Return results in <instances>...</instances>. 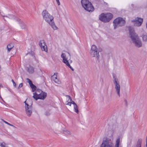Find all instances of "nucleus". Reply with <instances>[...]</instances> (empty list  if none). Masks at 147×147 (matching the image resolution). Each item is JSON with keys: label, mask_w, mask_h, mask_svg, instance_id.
Instances as JSON below:
<instances>
[{"label": "nucleus", "mask_w": 147, "mask_h": 147, "mask_svg": "<svg viewBox=\"0 0 147 147\" xmlns=\"http://www.w3.org/2000/svg\"><path fill=\"white\" fill-rule=\"evenodd\" d=\"M22 86H23V84H22V83H20L19 85V86L18 87V88H21L22 87Z\"/></svg>", "instance_id": "7c9ffc66"}, {"label": "nucleus", "mask_w": 147, "mask_h": 147, "mask_svg": "<svg viewBox=\"0 0 147 147\" xmlns=\"http://www.w3.org/2000/svg\"><path fill=\"white\" fill-rule=\"evenodd\" d=\"M131 22L133 23L135 26H139L142 24L143 19L140 18H137L135 19L132 20Z\"/></svg>", "instance_id": "1a4fd4ad"}, {"label": "nucleus", "mask_w": 147, "mask_h": 147, "mask_svg": "<svg viewBox=\"0 0 147 147\" xmlns=\"http://www.w3.org/2000/svg\"><path fill=\"white\" fill-rule=\"evenodd\" d=\"M67 96L68 97V101L69 100H70V101H71V104H73V105H77L74 101H72V100L71 99V97H70V96H69L68 95V96Z\"/></svg>", "instance_id": "412c9836"}, {"label": "nucleus", "mask_w": 147, "mask_h": 147, "mask_svg": "<svg viewBox=\"0 0 147 147\" xmlns=\"http://www.w3.org/2000/svg\"><path fill=\"white\" fill-rule=\"evenodd\" d=\"M142 141V140L141 139H139L138 140L136 146V147H141Z\"/></svg>", "instance_id": "f3484780"}, {"label": "nucleus", "mask_w": 147, "mask_h": 147, "mask_svg": "<svg viewBox=\"0 0 147 147\" xmlns=\"http://www.w3.org/2000/svg\"><path fill=\"white\" fill-rule=\"evenodd\" d=\"M16 20L18 22L21 28L22 29H26L27 27L26 24L20 19L17 18L16 19Z\"/></svg>", "instance_id": "9d476101"}, {"label": "nucleus", "mask_w": 147, "mask_h": 147, "mask_svg": "<svg viewBox=\"0 0 147 147\" xmlns=\"http://www.w3.org/2000/svg\"><path fill=\"white\" fill-rule=\"evenodd\" d=\"M11 81H12V83H13V86L14 87H16V84L15 83V82H14V81L13 80H11Z\"/></svg>", "instance_id": "c756f323"}, {"label": "nucleus", "mask_w": 147, "mask_h": 147, "mask_svg": "<svg viewBox=\"0 0 147 147\" xmlns=\"http://www.w3.org/2000/svg\"><path fill=\"white\" fill-rule=\"evenodd\" d=\"M67 66L69 67L72 71H74V69L70 66L69 63H68L67 65Z\"/></svg>", "instance_id": "cd10ccee"}, {"label": "nucleus", "mask_w": 147, "mask_h": 147, "mask_svg": "<svg viewBox=\"0 0 147 147\" xmlns=\"http://www.w3.org/2000/svg\"><path fill=\"white\" fill-rule=\"evenodd\" d=\"M64 133L66 135H68L70 134V132L69 131L67 130L64 131Z\"/></svg>", "instance_id": "bb28decb"}, {"label": "nucleus", "mask_w": 147, "mask_h": 147, "mask_svg": "<svg viewBox=\"0 0 147 147\" xmlns=\"http://www.w3.org/2000/svg\"><path fill=\"white\" fill-rule=\"evenodd\" d=\"M86 7H87L86 8L85 7L84 8L85 10L88 12H92L94 10V8L90 2L88 4V5H87Z\"/></svg>", "instance_id": "9b49d317"}, {"label": "nucleus", "mask_w": 147, "mask_h": 147, "mask_svg": "<svg viewBox=\"0 0 147 147\" xmlns=\"http://www.w3.org/2000/svg\"><path fill=\"white\" fill-rule=\"evenodd\" d=\"M124 101L126 103V105H127V102L126 100H125Z\"/></svg>", "instance_id": "f704fd0d"}, {"label": "nucleus", "mask_w": 147, "mask_h": 147, "mask_svg": "<svg viewBox=\"0 0 147 147\" xmlns=\"http://www.w3.org/2000/svg\"><path fill=\"white\" fill-rule=\"evenodd\" d=\"M4 18V20H5V18Z\"/></svg>", "instance_id": "58836bf2"}, {"label": "nucleus", "mask_w": 147, "mask_h": 147, "mask_svg": "<svg viewBox=\"0 0 147 147\" xmlns=\"http://www.w3.org/2000/svg\"><path fill=\"white\" fill-rule=\"evenodd\" d=\"M117 79L115 78L113 81V83L115 85V88L116 89V91L119 97H120V86L119 84V83L117 82Z\"/></svg>", "instance_id": "6e6552de"}, {"label": "nucleus", "mask_w": 147, "mask_h": 147, "mask_svg": "<svg viewBox=\"0 0 147 147\" xmlns=\"http://www.w3.org/2000/svg\"><path fill=\"white\" fill-rule=\"evenodd\" d=\"M3 121L5 123L7 124V125H8L10 126H13V125L8 123V122H6V121H4V120H3Z\"/></svg>", "instance_id": "c85d7f7f"}, {"label": "nucleus", "mask_w": 147, "mask_h": 147, "mask_svg": "<svg viewBox=\"0 0 147 147\" xmlns=\"http://www.w3.org/2000/svg\"><path fill=\"white\" fill-rule=\"evenodd\" d=\"M125 23V20L121 18H116L113 22L114 29H115L118 27L124 26Z\"/></svg>", "instance_id": "423d86ee"}, {"label": "nucleus", "mask_w": 147, "mask_h": 147, "mask_svg": "<svg viewBox=\"0 0 147 147\" xmlns=\"http://www.w3.org/2000/svg\"><path fill=\"white\" fill-rule=\"evenodd\" d=\"M116 144L114 146L113 142L110 140L106 139L103 140L101 144L100 147H119L120 144V138H118L116 140Z\"/></svg>", "instance_id": "7ed1b4c3"}, {"label": "nucleus", "mask_w": 147, "mask_h": 147, "mask_svg": "<svg viewBox=\"0 0 147 147\" xmlns=\"http://www.w3.org/2000/svg\"><path fill=\"white\" fill-rule=\"evenodd\" d=\"M25 104V108L26 113L28 117H30L32 113V107L31 105H29L26 102V101L24 102Z\"/></svg>", "instance_id": "0eeeda50"}, {"label": "nucleus", "mask_w": 147, "mask_h": 147, "mask_svg": "<svg viewBox=\"0 0 147 147\" xmlns=\"http://www.w3.org/2000/svg\"><path fill=\"white\" fill-rule=\"evenodd\" d=\"M90 2L88 0H82L81 1V4L83 8L85 7V8H87L86 7L88 4Z\"/></svg>", "instance_id": "2eb2a0df"}, {"label": "nucleus", "mask_w": 147, "mask_h": 147, "mask_svg": "<svg viewBox=\"0 0 147 147\" xmlns=\"http://www.w3.org/2000/svg\"><path fill=\"white\" fill-rule=\"evenodd\" d=\"M113 15L111 13H101L99 16L100 20L104 22H108L112 18Z\"/></svg>", "instance_id": "39448f33"}, {"label": "nucleus", "mask_w": 147, "mask_h": 147, "mask_svg": "<svg viewBox=\"0 0 147 147\" xmlns=\"http://www.w3.org/2000/svg\"><path fill=\"white\" fill-rule=\"evenodd\" d=\"M56 1L58 5H60V2L59 0H56Z\"/></svg>", "instance_id": "473e14b6"}, {"label": "nucleus", "mask_w": 147, "mask_h": 147, "mask_svg": "<svg viewBox=\"0 0 147 147\" xmlns=\"http://www.w3.org/2000/svg\"><path fill=\"white\" fill-rule=\"evenodd\" d=\"M47 95L46 93L42 92L40 94H38L39 99L43 100L46 98Z\"/></svg>", "instance_id": "ddd939ff"}, {"label": "nucleus", "mask_w": 147, "mask_h": 147, "mask_svg": "<svg viewBox=\"0 0 147 147\" xmlns=\"http://www.w3.org/2000/svg\"><path fill=\"white\" fill-rule=\"evenodd\" d=\"M3 16L4 17H5L6 18H8L7 16Z\"/></svg>", "instance_id": "c9c22d12"}, {"label": "nucleus", "mask_w": 147, "mask_h": 147, "mask_svg": "<svg viewBox=\"0 0 147 147\" xmlns=\"http://www.w3.org/2000/svg\"><path fill=\"white\" fill-rule=\"evenodd\" d=\"M143 40L144 41H147V34H144L142 35Z\"/></svg>", "instance_id": "4be33fe9"}, {"label": "nucleus", "mask_w": 147, "mask_h": 147, "mask_svg": "<svg viewBox=\"0 0 147 147\" xmlns=\"http://www.w3.org/2000/svg\"><path fill=\"white\" fill-rule=\"evenodd\" d=\"M33 97L36 100H37L39 99L38 94H37L36 92H34L33 93Z\"/></svg>", "instance_id": "6ab92c4d"}, {"label": "nucleus", "mask_w": 147, "mask_h": 147, "mask_svg": "<svg viewBox=\"0 0 147 147\" xmlns=\"http://www.w3.org/2000/svg\"><path fill=\"white\" fill-rule=\"evenodd\" d=\"M28 71L30 73L32 74L34 72V68L30 66L28 68Z\"/></svg>", "instance_id": "a211bd4d"}, {"label": "nucleus", "mask_w": 147, "mask_h": 147, "mask_svg": "<svg viewBox=\"0 0 147 147\" xmlns=\"http://www.w3.org/2000/svg\"><path fill=\"white\" fill-rule=\"evenodd\" d=\"M54 81H55V82L56 83H57L58 84H59L61 83V81L57 79H57H56Z\"/></svg>", "instance_id": "a878e982"}, {"label": "nucleus", "mask_w": 147, "mask_h": 147, "mask_svg": "<svg viewBox=\"0 0 147 147\" xmlns=\"http://www.w3.org/2000/svg\"><path fill=\"white\" fill-rule=\"evenodd\" d=\"M71 102H69L67 103L66 104L67 105H69L70 106H71Z\"/></svg>", "instance_id": "72a5a7b5"}, {"label": "nucleus", "mask_w": 147, "mask_h": 147, "mask_svg": "<svg viewBox=\"0 0 147 147\" xmlns=\"http://www.w3.org/2000/svg\"><path fill=\"white\" fill-rule=\"evenodd\" d=\"M45 115L46 116H48L50 115V113L48 112H46L45 113Z\"/></svg>", "instance_id": "2f4dec72"}, {"label": "nucleus", "mask_w": 147, "mask_h": 147, "mask_svg": "<svg viewBox=\"0 0 147 147\" xmlns=\"http://www.w3.org/2000/svg\"><path fill=\"white\" fill-rule=\"evenodd\" d=\"M30 86L32 89V92H34L36 90V86L35 85L32 84Z\"/></svg>", "instance_id": "aec40b11"}, {"label": "nucleus", "mask_w": 147, "mask_h": 147, "mask_svg": "<svg viewBox=\"0 0 147 147\" xmlns=\"http://www.w3.org/2000/svg\"><path fill=\"white\" fill-rule=\"evenodd\" d=\"M43 19L51 26L54 30L57 29V28L55 25L53 21L54 18L46 10H43L42 13Z\"/></svg>", "instance_id": "f03ea898"}, {"label": "nucleus", "mask_w": 147, "mask_h": 147, "mask_svg": "<svg viewBox=\"0 0 147 147\" xmlns=\"http://www.w3.org/2000/svg\"><path fill=\"white\" fill-rule=\"evenodd\" d=\"M39 45L41 47L42 50L45 51H47V47L45 45V43L43 42V43L39 42Z\"/></svg>", "instance_id": "f8f14e48"}, {"label": "nucleus", "mask_w": 147, "mask_h": 147, "mask_svg": "<svg viewBox=\"0 0 147 147\" xmlns=\"http://www.w3.org/2000/svg\"><path fill=\"white\" fill-rule=\"evenodd\" d=\"M128 28L129 31L130 37L135 45L137 47H141L142 42L138 35L135 32L134 28L131 26L128 27Z\"/></svg>", "instance_id": "f257e3e1"}, {"label": "nucleus", "mask_w": 147, "mask_h": 147, "mask_svg": "<svg viewBox=\"0 0 147 147\" xmlns=\"http://www.w3.org/2000/svg\"><path fill=\"white\" fill-rule=\"evenodd\" d=\"M12 127H14L15 128H16V127H15V126H12Z\"/></svg>", "instance_id": "e433bc0d"}, {"label": "nucleus", "mask_w": 147, "mask_h": 147, "mask_svg": "<svg viewBox=\"0 0 147 147\" xmlns=\"http://www.w3.org/2000/svg\"><path fill=\"white\" fill-rule=\"evenodd\" d=\"M146 147H147V143H146Z\"/></svg>", "instance_id": "4c0bfd02"}, {"label": "nucleus", "mask_w": 147, "mask_h": 147, "mask_svg": "<svg viewBox=\"0 0 147 147\" xmlns=\"http://www.w3.org/2000/svg\"><path fill=\"white\" fill-rule=\"evenodd\" d=\"M26 80L27 82L29 83L30 86L33 84L32 82L29 78H26Z\"/></svg>", "instance_id": "393cba45"}, {"label": "nucleus", "mask_w": 147, "mask_h": 147, "mask_svg": "<svg viewBox=\"0 0 147 147\" xmlns=\"http://www.w3.org/2000/svg\"><path fill=\"white\" fill-rule=\"evenodd\" d=\"M57 73H55L54 75L52 76V79L54 81L56 79H57Z\"/></svg>", "instance_id": "b1692460"}, {"label": "nucleus", "mask_w": 147, "mask_h": 147, "mask_svg": "<svg viewBox=\"0 0 147 147\" xmlns=\"http://www.w3.org/2000/svg\"><path fill=\"white\" fill-rule=\"evenodd\" d=\"M14 46V44L13 43H10L7 45V48L8 52H9L10 51L11 49Z\"/></svg>", "instance_id": "dca6fc26"}, {"label": "nucleus", "mask_w": 147, "mask_h": 147, "mask_svg": "<svg viewBox=\"0 0 147 147\" xmlns=\"http://www.w3.org/2000/svg\"><path fill=\"white\" fill-rule=\"evenodd\" d=\"M101 49H98L95 45H92L90 50V54L92 57H96L97 59L98 60L99 57V53L101 52Z\"/></svg>", "instance_id": "20e7f679"}, {"label": "nucleus", "mask_w": 147, "mask_h": 147, "mask_svg": "<svg viewBox=\"0 0 147 147\" xmlns=\"http://www.w3.org/2000/svg\"><path fill=\"white\" fill-rule=\"evenodd\" d=\"M10 18H11V17L10 16V17H9Z\"/></svg>", "instance_id": "ea45409f"}, {"label": "nucleus", "mask_w": 147, "mask_h": 147, "mask_svg": "<svg viewBox=\"0 0 147 147\" xmlns=\"http://www.w3.org/2000/svg\"><path fill=\"white\" fill-rule=\"evenodd\" d=\"M61 57L63 59V62L66 64V65L68 63H69V62L68 60L67 59L66 57V55L65 54L63 53L61 55Z\"/></svg>", "instance_id": "4468645a"}, {"label": "nucleus", "mask_w": 147, "mask_h": 147, "mask_svg": "<svg viewBox=\"0 0 147 147\" xmlns=\"http://www.w3.org/2000/svg\"><path fill=\"white\" fill-rule=\"evenodd\" d=\"M74 111L77 113H78L79 111L78 110V107L77 105H74Z\"/></svg>", "instance_id": "5701e85b"}]
</instances>
